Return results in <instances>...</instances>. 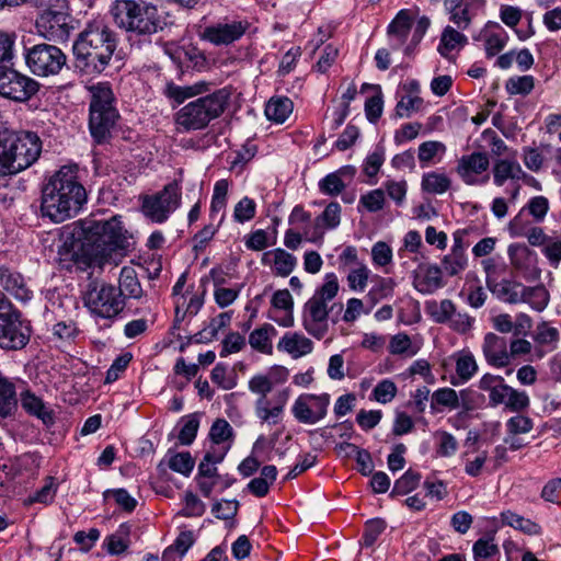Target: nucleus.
Here are the masks:
<instances>
[{
  "label": "nucleus",
  "mask_w": 561,
  "mask_h": 561,
  "mask_svg": "<svg viewBox=\"0 0 561 561\" xmlns=\"http://www.w3.org/2000/svg\"><path fill=\"white\" fill-rule=\"evenodd\" d=\"M397 385L391 379H382L379 381L370 393V400L378 403H390L397 396Z\"/></svg>",
  "instance_id": "nucleus-55"
},
{
  "label": "nucleus",
  "mask_w": 561,
  "mask_h": 561,
  "mask_svg": "<svg viewBox=\"0 0 561 561\" xmlns=\"http://www.w3.org/2000/svg\"><path fill=\"white\" fill-rule=\"evenodd\" d=\"M38 90L35 80L7 66H0V95L13 101L24 102Z\"/></svg>",
  "instance_id": "nucleus-16"
},
{
  "label": "nucleus",
  "mask_w": 561,
  "mask_h": 561,
  "mask_svg": "<svg viewBox=\"0 0 561 561\" xmlns=\"http://www.w3.org/2000/svg\"><path fill=\"white\" fill-rule=\"evenodd\" d=\"M117 47L114 32L103 20L87 24L73 43V55L78 66L88 75L102 73Z\"/></svg>",
  "instance_id": "nucleus-3"
},
{
  "label": "nucleus",
  "mask_w": 561,
  "mask_h": 561,
  "mask_svg": "<svg viewBox=\"0 0 561 561\" xmlns=\"http://www.w3.org/2000/svg\"><path fill=\"white\" fill-rule=\"evenodd\" d=\"M467 43L468 38L465 34L447 25L440 35L437 50L443 57L448 58L453 51H459Z\"/></svg>",
  "instance_id": "nucleus-36"
},
{
  "label": "nucleus",
  "mask_w": 561,
  "mask_h": 561,
  "mask_svg": "<svg viewBox=\"0 0 561 561\" xmlns=\"http://www.w3.org/2000/svg\"><path fill=\"white\" fill-rule=\"evenodd\" d=\"M502 404L506 410L519 413L529 408L530 399L525 391L508 386L507 392H505L504 402Z\"/></svg>",
  "instance_id": "nucleus-50"
},
{
  "label": "nucleus",
  "mask_w": 561,
  "mask_h": 561,
  "mask_svg": "<svg viewBox=\"0 0 561 561\" xmlns=\"http://www.w3.org/2000/svg\"><path fill=\"white\" fill-rule=\"evenodd\" d=\"M386 197L382 188H376L363 194L359 198V206L369 213H377L385 207Z\"/></svg>",
  "instance_id": "nucleus-61"
},
{
  "label": "nucleus",
  "mask_w": 561,
  "mask_h": 561,
  "mask_svg": "<svg viewBox=\"0 0 561 561\" xmlns=\"http://www.w3.org/2000/svg\"><path fill=\"white\" fill-rule=\"evenodd\" d=\"M183 426L179 433V440L182 445H191L199 427V419L196 413L186 415L182 419Z\"/></svg>",
  "instance_id": "nucleus-59"
},
{
  "label": "nucleus",
  "mask_w": 561,
  "mask_h": 561,
  "mask_svg": "<svg viewBox=\"0 0 561 561\" xmlns=\"http://www.w3.org/2000/svg\"><path fill=\"white\" fill-rule=\"evenodd\" d=\"M25 61L34 75L48 77L59 73L67 62V57L55 45L38 44L27 49Z\"/></svg>",
  "instance_id": "nucleus-13"
},
{
  "label": "nucleus",
  "mask_w": 561,
  "mask_h": 561,
  "mask_svg": "<svg viewBox=\"0 0 561 561\" xmlns=\"http://www.w3.org/2000/svg\"><path fill=\"white\" fill-rule=\"evenodd\" d=\"M117 26L137 34H153L160 27L156 5L134 0H117L111 9Z\"/></svg>",
  "instance_id": "nucleus-7"
},
{
  "label": "nucleus",
  "mask_w": 561,
  "mask_h": 561,
  "mask_svg": "<svg viewBox=\"0 0 561 561\" xmlns=\"http://www.w3.org/2000/svg\"><path fill=\"white\" fill-rule=\"evenodd\" d=\"M256 213V204L255 202L244 196L242 199H240L233 209V219L234 221L239 224H244L247 221H250L254 218Z\"/></svg>",
  "instance_id": "nucleus-63"
},
{
  "label": "nucleus",
  "mask_w": 561,
  "mask_h": 561,
  "mask_svg": "<svg viewBox=\"0 0 561 561\" xmlns=\"http://www.w3.org/2000/svg\"><path fill=\"white\" fill-rule=\"evenodd\" d=\"M474 561H499L500 549L493 538H480L472 547Z\"/></svg>",
  "instance_id": "nucleus-48"
},
{
  "label": "nucleus",
  "mask_w": 561,
  "mask_h": 561,
  "mask_svg": "<svg viewBox=\"0 0 561 561\" xmlns=\"http://www.w3.org/2000/svg\"><path fill=\"white\" fill-rule=\"evenodd\" d=\"M468 265L466 253L449 252L440 261L442 273L448 276H456L462 273Z\"/></svg>",
  "instance_id": "nucleus-51"
},
{
  "label": "nucleus",
  "mask_w": 561,
  "mask_h": 561,
  "mask_svg": "<svg viewBox=\"0 0 561 561\" xmlns=\"http://www.w3.org/2000/svg\"><path fill=\"white\" fill-rule=\"evenodd\" d=\"M277 477V468L274 465L264 466L261 469L260 477L252 479L248 483V490L257 497H264L270 491V486Z\"/></svg>",
  "instance_id": "nucleus-41"
},
{
  "label": "nucleus",
  "mask_w": 561,
  "mask_h": 561,
  "mask_svg": "<svg viewBox=\"0 0 561 561\" xmlns=\"http://www.w3.org/2000/svg\"><path fill=\"white\" fill-rule=\"evenodd\" d=\"M273 387L271 377L262 374L254 375L248 382L249 390L257 396L254 402V414L262 425H277L284 417L287 396L283 393L274 399L268 398Z\"/></svg>",
  "instance_id": "nucleus-9"
},
{
  "label": "nucleus",
  "mask_w": 561,
  "mask_h": 561,
  "mask_svg": "<svg viewBox=\"0 0 561 561\" xmlns=\"http://www.w3.org/2000/svg\"><path fill=\"white\" fill-rule=\"evenodd\" d=\"M412 27V19L408 10H400L388 25L387 34L391 49H400L407 42Z\"/></svg>",
  "instance_id": "nucleus-25"
},
{
  "label": "nucleus",
  "mask_w": 561,
  "mask_h": 561,
  "mask_svg": "<svg viewBox=\"0 0 561 561\" xmlns=\"http://www.w3.org/2000/svg\"><path fill=\"white\" fill-rule=\"evenodd\" d=\"M531 339L535 343L534 356L542 358L546 354L557 350L560 333L559 330L550 325L549 322L542 321L536 325Z\"/></svg>",
  "instance_id": "nucleus-22"
},
{
  "label": "nucleus",
  "mask_w": 561,
  "mask_h": 561,
  "mask_svg": "<svg viewBox=\"0 0 561 561\" xmlns=\"http://www.w3.org/2000/svg\"><path fill=\"white\" fill-rule=\"evenodd\" d=\"M421 481V473L412 469L407 470L393 484L392 495H405L415 490Z\"/></svg>",
  "instance_id": "nucleus-53"
},
{
  "label": "nucleus",
  "mask_w": 561,
  "mask_h": 561,
  "mask_svg": "<svg viewBox=\"0 0 561 561\" xmlns=\"http://www.w3.org/2000/svg\"><path fill=\"white\" fill-rule=\"evenodd\" d=\"M340 290L339 278L334 273H327L323 283L310 297L302 309V325L313 337L320 340L329 331V302Z\"/></svg>",
  "instance_id": "nucleus-5"
},
{
  "label": "nucleus",
  "mask_w": 561,
  "mask_h": 561,
  "mask_svg": "<svg viewBox=\"0 0 561 561\" xmlns=\"http://www.w3.org/2000/svg\"><path fill=\"white\" fill-rule=\"evenodd\" d=\"M485 0H445V9L453 22L459 30H467L474 16L472 5L482 7Z\"/></svg>",
  "instance_id": "nucleus-23"
},
{
  "label": "nucleus",
  "mask_w": 561,
  "mask_h": 561,
  "mask_svg": "<svg viewBox=\"0 0 561 561\" xmlns=\"http://www.w3.org/2000/svg\"><path fill=\"white\" fill-rule=\"evenodd\" d=\"M116 288L122 291V297H125V299H139L144 294L136 271L129 266H124L121 270L119 286Z\"/></svg>",
  "instance_id": "nucleus-39"
},
{
  "label": "nucleus",
  "mask_w": 561,
  "mask_h": 561,
  "mask_svg": "<svg viewBox=\"0 0 561 561\" xmlns=\"http://www.w3.org/2000/svg\"><path fill=\"white\" fill-rule=\"evenodd\" d=\"M535 87V79L530 75L517 76L510 78L505 83V89L508 94H529Z\"/></svg>",
  "instance_id": "nucleus-56"
},
{
  "label": "nucleus",
  "mask_w": 561,
  "mask_h": 561,
  "mask_svg": "<svg viewBox=\"0 0 561 561\" xmlns=\"http://www.w3.org/2000/svg\"><path fill=\"white\" fill-rule=\"evenodd\" d=\"M437 442L436 453L442 457H450L458 449V442L455 436L446 431H437L434 434Z\"/></svg>",
  "instance_id": "nucleus-62"
},
{
  "label": "nucleus",
  "mask_w": 561,
  "mask_h": 561,
  "mask_svg": "<svg viewBox=\"0 0 561 561\" xmlns=\"http://www.w3.org/2000/svg\"><path fill=\"white\" fill-rule=\"evenodd\" d=\"M329 405V393H302L295 400L291 413L299 423L312 425L325 417Z\"/></svg>",
  "instance_id": "nucleus-17"
},
{
  "label": "nucleus",
  "mask_w": 561,
  "mask_h": 561,
  "mask_svg": "<svg viewBox=\"0 0 561 561\" xmlns=\"http://www.w3.org/2000/svg\"><path fill=\"white\" fill-rule=\"evenodd\" d=\"M478 388L489 394V405L495 408L504 402L508 385L502 376L486 373L479 379Z\"/></svg>",
  "instance_id": "nucleus-26"
},
{
  "label": "nucleus",
  "mask_w": 561,
  "mask_h": 561,
  "mask_svg": "<svg viewBox=\"0 0 561 561\" xmlns=\"http://www.w3.org/2000/svg\"><path fill=\"white\" fill-rule=\"evenodd\" d=\"M180 186L176 182H172L156 194L145 195L141 198V211L152 222L163 224L180 207Z\"/></svg>",
  "instance_id": "nucleus-12"
},
{
  "label": "nucleus",
  "mask_w": 561,
  "mask_h": 561,
  "mask_svg": "<svg viewBox=\"0 0 561 561\" xmlns=\"http://www.w3.org/2000/svg\"><path fill=\"white\" fill-rule=\"evenodd\" d=\"M0 284L2 287L21 301L32 298V291L26 287L23 276L9 268L0 270Z\"/></svg>",
  "instance_id": "nucleus-30"
},
{
  "label": "nucleus",
  "mask_w": 561,
  "mask_h": 561,
  "mask_svg": "<svg viewBox=\"0 0 561 561\" xmlns=\"http://www.w3.org/2000/svg\"><path fill=\"white\" fill-rule=\"evenodd\" d=\"M454 357L457 380L453 379L451 383L458 386L468 382L479 369L474 355L469 350H461Z\"/></svg>",
  "instance_id": "nucleus-28"
},
{
  "label": "nucleus",
  "mask_w": 561,
  "mask_h": 561,
  "mask_svg": "<svg viewBox=\"0 0 561 561\" xmlns=\"http://www.w3.org/2000/svg\"><path fill=\"white\" fill-rule=\"evenodd\" d=\"M446 147L439 141H425L419 146L417 158L422 167H427L438 153H444Z\"/></svg>",
  "instance_id": "nucleus-64"
},
{
  "label": "nucleus",
  "mask_w": 561,
  "mask_h": 561,
  "mask_svg": "<svg viewBox=\"0 0 561 561\" xmlns=\"http://www.w3.org/2000/svg\"><path fill=\"white\" fill-rule=\"evenodd\" d=\"M19 173L9 139L8 127L0 128V178Z\"/></svg>",
  "instance_id": "nucleus-33"
},
{
  "label": "nucleus",
  "mask_w": 561,
  "mask_h": 561,
  "mask_svg": "<svg viewBox=\"0 0 561 561\" xmlns=\"http://www.w3.org/2000/svg\"><path fill=\"white\" fill-rule=\"evenodd\" d=\"M450 185V179L446 174L435 171L425 173L421 183L422 190L430 194H444Z\"/></svg>",
  "instance_id": "nucleus-47"
},
{
  "label": "nucleus",
  "mask_w": 561,
  "mask_h": 561,
  "mask_svg": "<svg viewBox=\"0 0 561 561\" xmlns=\"http://www.w3.org/2000/svg\"><path fill=\"white\" fill-rule=\"evenodd\" d=\"M231 95V88L224 87L188 102L175 113L176 129L187 133L206 128L226 111Z\"/></svg>",
  "instance_id": "nucleus-4"
},
{
  "label": "nucleus",
  "mask_w": 561,
  "mask_h": 561,
  "mask_svg": "<svg viewBox=\"0 0 561 561\" xmlns=\"http://www.w3.org/2000/svg\"><path fill=\"white\" fill-rule=\"evenodd\" d=\"M389 352L393 355L414 356L417 353L410 336L405 333L393 335L389 342Z\"/></svg>",
  "instance_id": "nucleus-57"
},
{
  "label": "nucleus",
  "mask_w": 561,
  "mask_h": 561,
  "mask_svg": "<svg viewBox=\"0 0 561 561\" xmlns=\"http://www.w3.org/2000/svg\"><path fill=\"white\" fill-rule=\"evenodd\" d=\"M435 405L457 410L460 408L459 393L448 387L439 388L432 394V408L435 409Z\"/></svg>",
  "instance_id": "nucleus-54"
},
{
  "label": "nucleus",
  "mask_w": 561,
  "mask_h": 561,
  "mask_svg": "<svg viewBox=\"0 0 561 561\" xmlns=\"http://www.w3.org/2000/svg\"><path fill=\"white\" fill-rule=\"evenodd\" d=\"M412 278L414 289L423 295H432L446 285L437 264H420L413 271Z\"/></svg>",
  "instance_id": "nucleus-20"
},
{
  "label": "nucleus",
  "mask_w": 561,
  "mask_h": 561,
  "mask_svg": "<svg viewBox=\"0 0 561 561\" xmlns=\"http://www.w3.org/2000/svg\"><path fill=\"white\" fill-rule=\"evenodd\" d=\"M209 438L213 444L227 445L232 444L233 428L225 419H217L209 431Z\"/></svg>",
  "instance_id": "nucleus-52"
},
{
  "label": "nucleus",
  "mask_w": 561,
  "mask_h": 561,
  "mask_svg": "<svg viewBox=\"0 0 561 561\" xmlns=\"http://www.w3.org/2000/svg\"><path fill=\"white\" fill-rule=\"evenodd\" d=\"M76 165H62L44 184L41 216L54 224L76 217L88 201L84 186L78 180Z\"/></svg>",
  "instance_id": "nucleus-2"
},
{
  "label": "nucleus",
  "mask_w": 561,
  "mask_h": 561,
  "mask_svg": "<svg viewBox=\"0 0 561 561\" xmlns=\"http://www.w3.org/2000/svg\"><path fill=\"white\" fill-rule=\"evenodd\" d=\"M425 308L426 312L436 323L448 322L456 311V306L450 299L427 301Z\"/></svg>",
  "instance_id": "nucleus-46"
},
{
  "label": "nucleus",
  "mask_w": 561,
  "mask_h": 561,
  "mask_svg": "<svg viewBox=\"0 0 561 561\" xmlns=\"http://www.w3.org/2000/svg\"><path fill=\"white\" fill-rule=\"evenodd\" d=\"M90 92L89 129L95 142L104 144L119 118L115 98L108 83L92 85Z\"/></svg>",
  "instance_id": "nucleus-6"
},
{
  "label": "nucleus",
  "mask_w": 561,
  "mask_h": 561,
  "mask_svg": "<svg viewBox=\"0 0 561 561\" xmlns=\"http://www.w3.org/2000/svg\"><path fill=\"white\" fill-rule=\"evenodd\" d=\"M250 24L247 20H228L206 26L201 36L216 46H227L239 41Z\"/></svg>",
  "instance_id": "nucleus-18"
},
{
  "label": "nucleus",
  "mask_w": 561,
  "mask_h": 561,
  "mask_svg": "<svg viewBox=\"0 0 561 561\" xmlns=\"http://www.w3.org/2000/svg\"><path fill=\"white\" fill-rule=\"evenodd\" d=\"M482 353L486 363L492 367L503 368L511 363L506 340L495 333L485 334Z\"/></svg>",
  "instance_id": "nucleus-21"
},
{
  "label": "nucleus",
  "mask_w": 561,
  "mask_h": 561,
  "mask_svg": "<svg viewBox=\"0 0 561 561\" xmlns=\"http://www.w3.org/2000/svg\"><path fill=\"white\" fill-rule=\"evenodd\" d=\"M394 287L396 282L392 278L377 276L375 284L371 286L365 297L366 302L368 304V308L366 309L365 313H369L373 308L382 299L391 297Z\"/></svg>",
  "instance_id": "nucleus-38"
},
{
  "label": "nucleus",
  "mask_w": 561,
  "mask_h": 561,
  "mask_svg": "<svg viewBox=\"0 0 561 561\" xmlns=\"http://www.w3.org/2000/svg\"><path fill=\"white\" fill-rule=\"evenodd\" d=\"M21 404L27 413L42 420L44 424L50 425L54 423L53 411H50L43 400L33 392H23L21 394Z\"/></svg>",
  "instance_id": "nucleus-37"
},
{
  "label": "nucleus",
  "mask_w": 561,
  "mask_h": 561,
  "mask_svg": "<svg viewBox=\"0 0 561 561\" xmlns=\"http://www.w3.org/2000/svg\"><path fill=\"white\" fill-rule=\"evenodd\" d=\"M209 90V84L205 81L194 83L192 85L181 87L173 82H168L164 87L167 98L174 100L178 104L183 103L186 99L197 96Z\"/></svg>",
  "instance_id": "nucleus-35"
},
{
  "label": "nucleus",
  "mask_w": 561,
  "mask_h": 561,
  "mask_svg": "<svg viewBox=\"0 0 561 561\" xmlns=\"http://www.w3.org/2000/svg\"><path fill=\"white\" fill-rule=\"evenodd\" d=\"M16 403L14 385L0 374V420L12 415Z\"/></svg>",
  "instance_id": "nucleus-44"
},
{
  "label": "nucleus",
  "mask_w": 561,
  "mask_h": 561,
  "mask_svg": "<svg viewBox=\"0 0 561 561\" xmlns=\"http://www.w3.org/2000/svg\"><path fill=\"white\" fill-rule=\"evenodd\" d=\"M163 463H167L172 471L187 477L194 469L195 460L188 451L176 453L169 449L160 466Z\"/></svg>",
  "instance_id": "nucleus-40"
},
{
  "label": "nucleus",
  "mask_w": 561,
  "mask_h": 561,
  "mask_svg": "<svg viewBox=\"0 0 561 561\" xmlns=\"http://www.w3.org/2000/svg\"><path fill=\"white\" fill-rule=\"evenodd\" d=\"M209 90V84L205 81L194 83L192 85L181 87L173 82H168L164 87L167 98L174 100L178 104L183 103L186 99L197 96Z\"/></svg>",
  "instance_id": "nucleus-34"
},
{
  "label": "nucleus",
  "mask_w": 561,
  "mask_h": 561,
  "mask_svg": "<svg viewBox=\"0 0 561 561\" xmlns=\"http://www.w3.org/2000/svg\"><path fill=\"white\" fill-rule=\"evenodd\" d=\"M293 112V102L290 99L272 98L265 106V115L268 121L277 124L284 123Z\"/></svg>",
  "instance_id": "nucleus-42"
},
{
  "label": "nucleus",
  "mask_w": 561,
  "mask_h": 561,
  "mask_svg": "<svg viewBox=\"0 0 561 561\" xmlns=\"http://www.w3.org/2000/svg\"><path fill=\"white\" fill-rule=\"evenodd\" d=\"M489 289L502 301L511 305L527 304L535 311H542L550 301V294L542 285L525 286L513 279L494 282L486 277Z\"/></svg>",
  "instance_id": "nucleus-8"
},
{
  "label": "nucleus",
  "mask_w": 561,
  "mask_h": 561,
  "mask_svg": "<svg viewBox=\"0 0 561 561\" xmlns=\"http://www.w3.org/2000/svg\"><path fill=\"white\" fill-rule=\"evenodd\" d=\"M32 333L30 322L18 310L0 311V347L3 350H22Z\"/></svg>",
  "instance_id": "nucleus-14"
},
{
  "label": "nucleus",
  "mask_w": 561,
  "mask_h": 561,
  "mask_svg": "<svg viewBox=\"0 0 561 561\" xmlns=\"http://www.w3.org/2000/svg\"><path fill=\"white\" fill-rule=\"evenodd\" d=\"M84 305L95 317L112 320L124 310L126 302L114 285L102 283L89 285Z\"/></svg>",
  "instance_id": "nucleus-11"
},
{
  "label": "nucleus",
  "mask_w": 561,
  "mask_h": 561,
  "mask_svg": "<svg viewBox=\"0 0 561 561\" xmlns=\"http://www.w3.org/2000/svg\"><path fill=\"white\" fill-rule=\"evenodd\" d=\"M9 139L19 173L32 167L42 152V140L34 131H15L8 128Z\"/></svg>",
  "instance_id": "nucleus-15"
},
{
  "label": "nucleus",
  "mask_w": 561,
  "mask_h": 561,
  "mask_svg": "<svg viewBox=\"0 0 561 561\" xmlns=\"http://www.w3.org/2000/svg\"><path fill=\"white\" fill-rule=\"evenodd\" d=\"M370 275V270L363 263L350 271L347 275V285L353 291H364Z\"/></svg>",
  "instance_id": "nucleus-58"
},
{
  "label": "nucleus",
  "mask_w": 561,
  "mask_h": 561,
  "mask_svg": "<svg viewBox=\"0 0 561 561\" xmlns=\"http://www.w3.org/2000/svg\"><path fill=\"white\" fill-rule=\"evenodd\" d=\"M211 381L224 390L233 389L237 386V377L225 365L217 364L210 375Z\"/></svg>",
  "instance_id": "nucleus-60"
},
{
  "label": "nucleus",
  "mask_w": 561,
  "mask_h": 561,
  "mask_svg": "<svg viewBox=\"0 0 561 561\" xmlns=\"http://www.w3.org/2000/svg\"><path fill=\"white\" fill-rule=\"evenodd\" d=\"M493 182L496 186H503L507 180L525 179L527 174L515 159H499L492 168Z\"/></svg>",
  "instance_id": "nucleus-29"
},
{
  "label": "nucleus",
  "mask_w": 561,
  "mask_h": 561,
  "mask_svg": "<svg viewBox=\"0 0 561 561\" xmlns=\"http://www.w3.org/2000/svg\"><path fill=\"white\" fill-rule=\"evenodd\" d=\"M71 260L81 271L102 268L122 247L124 230L116 217L85 218L78 221L72 232Z\"/></svg>",
  "instance_id": "nucleus-1"
},
{
  "label": "nucleus",
  "mask_w": 561,
  "mask_h": 561,
  "mask_svg": "<svg viewBox=\"0 0 561 561\" xmlns=\"http://www.w3.org/2000/svg\"><path fill=\"white\" fill-rule=\"evenodd\" d=\"M277 348L293 358H299L312 352L313 343L301 333L286 332L278 341Z\"/></svg>",
  "instance_id": "nucleus-27"
},
{
  "label": "nucleus",
  "mask_w": 561,
  "mask_h": 561,
  "mask_svg": "<svg viewBox=\"0 0 561 561\" xmlns=\"http://www.w3.org/2000/svg\"><path fill=\"white\" fill-rule=\"evenodd\" d=\"M490 167V160L484 152H472L462 156L457 165V173L467 185L488 183L489 174H483Z\"/></svg>",
  "instance_id": "nucleus-19"
},
{
  "label": "nucleus",
  "mask_w": 561,
  "mask_h": 561,
  "mask_svg": "<svg viewBox=\"0 0 561 561\" xmlns=\"http://www.w3.org/2000/svg\"><path fill=\"white\" fill-rule=\"evenodd\" d=\"M229 190L228 180H219L214 185V192L211 196L210 203V220L216 221L220 217L221 214L225 215V208L227 206V196Z\"/></svg>",
  "instance_id": "nucleus-45"
},
{
  "label": "nucleus",
  "mask_w": 561,
  "mask_h": 561,
  "mask_svg": "<svg viewBox=\"0 0 561 561\" xmlns=\"http://www.w3.org/2000/svg\"><path fill=\"white\" fill-rule=\"evenodd\" d=\"M277 334V330L270 323H264L260 328L254 329L249 335L250 346L262 354H273V337Z\"/></svg>",
  "instance_id": "nucleus-32"
},
{
  "label": "nucleus",
  "mask_w": 561,
  "mask_h": 561,
  "mask_svg": "<svg viewBox=\"0 0 561 561\" xmlns=\"http://www.w3.org/2000/svg\"><path fill=\"white\" fill-rule=\"evenodd\" d=\"M341 210L339 203H329L322 214L316 218L314 230L323 233L324 230L335 229L341 222Z\"/></svg>",
  "instance_id": "nucleus-43"
},
{
  "label": "nucleus",
  "mask_w": 561,
  "mask_h": 561,
  "mask_svg": "<svg viewBox=\"0 0 561 561\" xmlns=\"http://www.w3.org/2000/svg\"><path fill=\"white\" fill-rule=\"evenodd\" d=\"M261 262L270 266L276 276L287 277L294 271L297 259L284 249L277 248L264 252Z\"/></svg>",
  "instance_id": "nucleus-24"
},
{
  "label": "nucleus",
  "mask_w": 561,
  "mask_h": 561,
  "mask_svg": "<svg viewBox=\"0 0 561 561\" xmlns=\"http://www.w3.org/2000/svg\"><path fill=\"white\" fill-rule=\"evenodd\" d=\"M130 527L122 524L118 529L106 538V548L110 554L118 556L129 546Z\"/></svg>",
  "instance_id": "nucleus-49"
},
{
  "label": "nucleus",
  "mask_w": 561,
  "mask_h": 561,
  "mask_svg": "<svg viewBox=\"0 0 561 561\" xmlns=\"http://www.w3.org/2000/svg\"><path fill=\"white\" fill-rule=\"evenodd\" d=\"M484 36V50L488 58L496 56L507 44L508 34L497 22H488Z\"/></svg>",
  "instance_id": "nucleus-31"
},
{
  "label": "nucleus",
  "mask_w": 561,
  "mask_h": 561,
  "mask_svg": "<svg viewBox=\"0 0 561 561\" xmlns=\"http://www.w3.org/2000/svg\"><path fill=\"white\" fill-rule=\"evenodd\" d=\"M38 2H45L47 8L39 13L35 21L37 33L48 41H67L73 28L67 0H38Z\"/></svg>",
  "instance_id": "nucleus-10"
}]
</instances>
